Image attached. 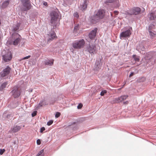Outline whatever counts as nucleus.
<instances>
[{
	"instance_id": "20e7f679",
	"label": "nucleus",
	"mask_w": 156,
	"mask_h": 156,
	"mask_svg": "<svg viewBox=\"0 0 156 156\" xmlns=\"http://www.w3.org/2000/svg\"><path fill=\"white\" fill-rule=\"evenodd\" d=\"M85 42L83 39L76 40L72 43V46L75 49H80L83 47Z\"/></svg>"
},
{
	"instance_id": "f8f14e48",
	"label": "nucleus",
	"mask_w": 156,
	"mask_h": 156,
	"mask_svg": "<svg viewBox=\"0 0 156 156\" xmlns=\"http://www.w3.org/2000/svg\"><path fill=\"white\" fill-rule=\"evenodd\" d=\"M3 59L5 62L9 61L12 58V55L10 52H8L2 56Z\"/></svg>"
},
{
	"instance_id": "1a4fd4ad",
	"label": "nucleus",
	"mask_w": 156,
	"mask_h": 156,
	"mask_svg": "<svg viewBox=\"0 0 156 156\" xmlns=\"http://www.w3.org/2000/svg\"><path fill=\"white\" fill-rule=\"evenodd\" d=\"M132 31V28L131 27H130L129 29L121 32L119 35L120 39H121L122 38L129 37L131 34Z\"/></svg>"
},
{
	"instance_id": "412c9836",
	"label": "nucleus",
	"mask_w": 156,
	"mask_h": 156,
	"mask_svg": "<svg viewBox=\"0 0 156 156\" xmlns=\"http://www.w3.org/2000/svg\"><path fill=\"white\" fill-rule=\"evenodd\" d=\"M20 25V23H17L16 24L14 25L12 27V30L14 31H18Z\"/></svg>"
},
{
	"instance_id": "f704fd0d",
	"label": "nucleus",
	"mask_w": 156,
	"mask_h": 156,
	"mask_svg": "<svg viewBox=\"0 0 156 156\" xmlns=\"http://www.w3.org/2000/svg\"><path fill=\"white\" fill-rule=\"evenodd\" d=\"M5 150L3 149H0V155H2V154L3 153H4V152H5Z\"/></svg>"
},
{
	"instance_id": "9d476101",
	"label": "nucleus",
	"mask_w": 156,
	"mask_h": 156,
	"mask_svg": "<svg viewBox=\"0 0 156 156\" xmlns=\"http://www.w3.org/2000/svg\"><path fill=\"white\" fill-rule=\"evenodd\" d=\"M11 68L8 66L3 69L0 73V75L1 77L3 78L9 75L11 71Z\"/></svg>"
},
{
	"instance_id": "a19ab883",
	"label": "nucleus",
	"mask_w": 156,
	"mask_h": 156,
	"mask_svg": "<svg viewBox=\"0 0 156 156\" xmlns=\"http://www.w3.org/2000/svg\"><path fill=\"white\" fill-rule=\"evenodd\" d=\"M37 143L38 145H39L41 143V141H40V140H39V139L37 140Z\"/></svg>"
},
{
	"instance_id": "6ab92c4d",
	"label": "nucleus",
	"mask_w": 156,
	"mask_h": 156,
	"mask_svg": "<svg viewBox=\"0 0 156 156\" xmlns=\"http://www.w3.org/2000/svg\"><path fill=\"white\" fill-rule=\"evenodd\" d=\"M88 2L86 0H83V2L82 3L80 6V8L82 10H84L87 8Z\"/></svg>"
},
{
	"instance_id": "bb28decb",
	"label": "nucleus",
	"mask_w": 156,
	"mask_h": 156,
	"mask_svg": "<svg viewBox=\"0 0 156 156\" xmlns=\"http://www.w3.org/2000/svg\"><path fill=\"white\" fill-rule=\"evenodd\" d=\"M135 62H139L140 60V57L135 55H134L132 56Z\"/></svg>"
},
{
	"instance_id": "a211bd4d",
	"label": "nucleus",
	"mask_w": 156,
	"mask_h": 156,
	"mask_svg": "<svg viewBox=\"0 0 156 156\" xmlns=\"http://www.w3.org/2000/svg\"><path fill=\"white\" fill-rule=\"evenodd\" d=\"M56 37V34L54 31H52L48 34V42H50L52 41L54 38Z\"/></svg>"
},
{
	"instance_id": "9b49d317",
	"label": "nucleus",
	"mask_w": 156,
	"mask_h": 156,
	"mask_svg": "<svg viewBox=\"0 0 156 156\" xmlns=\"http://www.w3.org/2000/svg\"><path fill=\"white\" fill-rule=\"evenodd\" d=\"M12 96L14 98H17L20 95V91L17 87H14L11 92Z\"/></svg>"
},
{
	"instance_id": "cd10ccee",
	"label": "nucleus",
	"mask_w": 156,
	"mask_h": 156,
	"mask_svg": "<svg viewBox=\"0 0 156 156\" xmlns=\"http://www.w3.org/2000/svg\"><path fill=\"white\" fill-rule=\"evenodd\" d=\"M7 84V82H5L2 83L0 87V90L2 91L5 88Z\"/></svg>"
},
{
	"instance_id": "aec40b11",
	"label": "nucleus",
	"mask_w": 156,
	"mask_h": 156,
	"mask_svg": "<svg viewBox=\"0 0 156 156\" xmlns=\"http://www.w3.org/2000/svg\"><path fill=\"white\" fill-rule=\"evenodd\" d=\"M148 17L150 20H156V14L154 12H152L149 14L148 15Z\"/></svg>"
},
{
	"instance_id": "7c9ffc66",
	"label": "nucleus",
	"mask_w": 156,
	"mask_h": 156,
	"mask_svg": "<svg viewBox=\"0 0 156 156\" xmlns=\"http://www.w3.org/2000/svg\"><path fill=\"white\" fill-rule=\"evenodd\" d=\"M107 91L106 90H103L101 92L100 95L102 96H103L105 94H106L107 93Z\"/></svg>"
},
{
	"instance_id": "ddd939ff",
	"label": "nucleus",
	"mask_w": 156,
	"mask_h": 156,
	"mask_svg": "<svg viewBox=\"0 0 156 156\" xmlns=\"http://www.w3.org/2000/svg\"><path fill=\"white\" fill-rule=\"evenodd\" d=\"M154 27V25L152 24H151L149 27V32L151 37L152 39L156 37V32L154 31L153 32L151 30V29L153 28Z\"/></svg>"
},
{
	"instance_id": "4c0bfd02",
	"label": "nucleus",
	"mask_w": 156,
	"mask_h": 156,
	"mask_svg": "<svg viewBox=\"0 0 156 156\" xmlns=\"http://www.w3.org/2000/svg\"><path fill=\"white\" fill-rule=\"evenodd\" d=\"M82 106L83 105L82 104H79L77 106V108L78 109H80L82 107Z\"/></svg>"
},
{
	"instance_id": "4468645a",
	"label": "nucleus",
	"mask_w": 156,
	"mask_h": 156,
	"mask_svg": "<svg viewBox=\"0 0 156 156\" xmlns=\"http://www.w3.org/2000/svg\"><path fill=\"white\" fill-rule=\"evenodd\" d=\"M136 49L141 54H144L145 53L144 47L142 44H139L137 46Z\"/></svg>"
},
{
	"instance_id": "58836bf2",
	"label": "nucleus",
	"mask_w": 156,
	"mask_h": 156,
	"mask_svg": "<svg viewBox=\"0 0 156 156\" xmlns=\"http://www.w3.org/2000/svg\"><path fill=\"white\" fill-rule=\"evenodd\" d=\"M74 16L76 18H78L79 17V15L77 12H75L74 14Z\"/></svg>"
},
{
	"instance_id": "7ed1b4c3",
	"label": "nucleus",
	"mask_w": 156,
	"mask_h": 156,
	"mask_svg": "<svg viewBox=\"0 0 156 156\" xmlns=\"http://www.w3.org/2000/svg\"><path fill=\"white\" fill-rule=\"evenodd\" d=\"M11 38V41L9 43V44L16 45L20 43L21 41V37L18 33H14L12 34Z\"/></svg>"
},
{
	"instance_id": "5701e85b",
	"label": "nucleus",
	"mask_w": 156,
	"mask_h": 156,
	"mask_svg": "<svg viewBox=\"0 0 156 156\" xmlns=\"http://www.w3.org/2000/svg\"><path fill=\"white\" fill-rule=\"evenodd\" d=\"M44 102V100H41L40 101V102L39 103L38 105L36 107V110H38L40 107H42L43 105H46L47 104H43V103Z\"/></svg>"
},
{
	"instance_id": "49530a36",
	"label": "nucleus",
	"mask_w": 156,
	"mask_h": 156,
	"mask_svg": "<svg viewBox=\"0 0 156 156\" xmlns=\"http://www.w3.org/2000/svg\"><path fill=\"white\" fill-rule=\"evenodd\" d=\"M43 104H46V103L44 101V102L43 103Z\"/></svg>"
},
{
	"instance_id": "393cba45",
	"label": "nucleus",
	"mask_w": 156,
	"mask_h": 156,
	"mask_svg": "<svg viewBox=\"0 0 156 156\" xmlns=\"http://www.w3.org/2000/svg\"><path fill=\"white\" fill-rule=\"evenodd\" d=\"M53 62L54 60L53 59L52 60H47L45 61V64L46 65L51 66L53 65Z\"/></svg>"
},
{
	"instance_id": "e433bc0d",
	"label": "nucleus",
	"mask_w": 156,
	"mask_h": 156,
	"mask_svg": "<svg viewBox=\"0 0 156 156\" xmlns=\"http://www.w3.org/2000/svg\"><path fill=\"white\" fill-rule=\"evenodd\" d=\"M37 111H34L32 114V116L34 117L37 115Z\"/></svg>"
},
{
	"instance_id": "2f4dec72",
	"label": "nucleus",
	"mask_w": 156,
	"mask_h": 156,
	"mask_svg": "<svg viewBox=\"0 0 156 156\" xmlns=\"http://www.w3.org/2000/svg\"><path fill=\"white\" fill-rule=\"evenodd\" d=\"M53 123V121L52 120H50L47 123V125L48 126H50Z\"/></svg>"
},
{
	"instance_id": "a18cd8bd",
	"label": "nucleus",
	"mask_w": 156,
	"mask_h": 156,
	"mask_svg": "<svg viewBox=\"0 0 156 156\" xmlns=\"http://www.w3.org/2000/svg\"><path fill=\"white\" fill-rule=\"evenodd\" d=\"M128 103V101H126L124 102V104H127Z\"/></svg>"
},
{
	"instance_id": "c03bdc74",
	"label": "nucleus",
	"mask_w": 156,
	"mask_h": 156,
	"mask_svg": "<svg viewBox=\"0 0 156 156\" xmlns=\"http://www.w3.org/2000/svg\"><path fill=\"white\" fill-rule=\"evenodd\" d=\"M114 12L115 15H117L118 14V12L117 11H114Z\"/></svg>"
},
{
	"instance_id": "a878e982",
	"label": "nucleus",
	"mask_w": 156,
	"mask_h": 156,
	"mask_svg": "<svg viewBox=\"0 0 156 156\" xmlns=\"http://www.w3.org/2000/svg\"><path fill=\"white\" fill-rule=\"evenodd\" d=\"M10 116V114H7V112H5L2 115L3 119H5L6 118H9Z\"/></svg>"
},
{
	"instance_id": "dca6fc26",
	"label": "nucleus",
	"mask_w": 156,
	"mask_h": 156,
	"mask_svg": "<svg viewBox=\"0 0 156 156\" xmlns=\"http://www.w3.org/2000/svg\"><path fill=\"white\" fill-rule=\"evenodd\" d=\"M21 128V126L17 125L14 126L9 130V132L11 133H15L20 131Z\"/></svg>"
},
{
	"instance_id": "f257e3e1",
	"label": "nucleus",
	"mask_w": 156,
	"mask_h": 156,
	"mask_svg": "<svg viewBox=\"0 0 156 156\" xmlns=\"http://www.w3.org/2000/svg\"><path fill=\"white\" fill-rule=\"evenodd\" d=\"M105 16V11L103 9H100L96 11L93 16L90 17L91 21L94 23L99 22L104 18Z\"/></svg>"
},
{
	"instance_id": "0eeeda50",
	"label": "nucleus",
	"mask_w": 156,
	"mask_h": 156,
	"mask_svg": "<svg viewBox=\"0 0 156 156\" xmlns=\"http://www.w3.org/2000/svg\"><path fill=\"white\" fill-rule=\"evenodd\" d=\"M86 50L91 54H94L97 52L96 46L94 44H90L87 47Z\"/></svg>"
},
{
	"instance_id": "473e14b6",
	"label": "nucleus",
	"mask_w": 156,
	"mask_h": 156,
	"mask_svg": "<svg viewBox=\"0 0 156 156\" xmlns=\"http://www.w3.org/2000/svg\"><path fill=\"white\" fill-rule=\"evenodd\" d=\"M137 71H136V73L133 72H131L130 75H129V77H131V76L134 75L135 74L137 73Z\"/></svg>"
},
{
	"instance_id": "de8ad7c7",
	"label": "nucleus",
	"mask_w": 156,
	"mask_h": 156,
	"mask_svg": "<svg viewBox=\"0 0 156 156\" xmlns=\"http://www.w3.org/2000/svg\"><path fill=\"white\" fill-rule=\"evenodd\" d=\"M54 103V102H51L50 104H53Z\"/></svg>"
},
{
	"instance_id": "ea45409f",
	"label": "nucleus",
	"mask_w": 156,
	"mask_h": 156,
	"mask_svg": "<svg viewBox=\"0 0 156 156\" xmlns=\"http://www.w3.org/2000/svg\"><path fill=\"white\" fill-rule=\"evenodd\" d=\"M45 130V128L44 127H42L41 128L40 132L42 133L43 131Z\"/></svg>"
},
{
	"instance_id": "4be33fe9",
	"label": "nucleus",
	"mask_w": 156,
	"mask_h": 156,
	"mask_svg": "<svg viewBox=\"0 0 156 156\" xmlns=\"http://www.w3.org/2000/svg\"><path fill=\"white\" fill-rule=\"evenodd\" d=\"M9 3V0L5 1L2 4L1 8H5L6 7Z\"/></svg>"
},
{
	"instance_id": "72a5a7b5",
	"label": "nucleus",
	"mask_w": 156,
	"mask_h": 156,
	"mask_svg": "<svg viewBox=\"0 0 156 156\" xmlns=\"http://www.w3.org/2000/svg\"><path fill=\"white\" fill-rule=\"evenodd\" d=\"M60 115V113L59 112H56L55 115V117L56 118H58L59 117Z\"/></svg>"
},
{
	"instance_id": "c85d7f7f",
	"label": "nucleus",
	"mask_w": 156,
	"mask_h": 156,
	"mask_svg": "<svg viewBox=\"0 0 156 156\" xmlns=\"http://www.w3.org/2000/svg\"><path fill=\"white\" fill-rule=\"evenodd\" d=\"M79 26H80V25H79V24H77L75 26V27H74V31H73V32L74 33H77V31L79 29V28H80Z\"/></svg>"
},
{
	"instance_id": "6e6552de",
	"label": "nucleus",
	"mask_w": 156,
	"mask_h": 156,
	"mask_svg": "<svg viewBox=\"0 0 156 156\" xmlns=\"http://www.w3.org/2000/svg\"><path fill=\"white\" fill-rule=\"evenodd\" d=\"M98 30V28H94L93 30H92L89 34L88 36L90 39V40H87V41L89 43H91V41L94 40V42H95L96 41L95 40H94L95 38L97 32Z\"/></svg>"
},
{
	"instance_id": "b1692460",
	"label": "nucleus",
	"mask_w": 156,
	"mask_h": 156,
	"mask_svg": "<svg viewBox=\"0 0 156 156\" xmlns=\"http://www.w3.org/2000/svg\"><path fill=\"white\" fill-rule=\"evenodd\" d=\"M148 55L151 56L152 58H155L156 59V51H151L148 53Z\"/></svg>"
},
{
	"instance_id": "f03ea898",
	"label": "nucleus",
	"mask_w": 156,
	"mask_h": 156,
	"mask_svg": "<svg viewBox=\"0 0 156 156\" xmlns=\"http://www.w3.org/2000/svg\"><path fill=\"white\" fill-rule=\"evenodd\" d=\"M50 15L51 17V25L53 26V28L54 29L58 24V19L59 16L58 13L55 11L52 12Z\"/></svg>"
},
{
	"instance_id": "c756f323",
	"label": "nucleus",
	"mask_w": 156,
	"mask_h": 156,
	"mask_svg": "<svg viewBox=\"0 0 156 156\" xmlns=\"http://www.w3.org/2000/svg\"><path fill=\"white\" fill-rule=\"evenodd\" d=\"M44 152V150L42 149L38 152L36 156H44L43 154Z\"/></svg>"
},
{
	"instance_id": "2eb2a0df",
	"label": "nucleus",
	"mask_w": 156,
	"mask_h": 156,
	"mask_svg": "<svg viewBox=\"0 0 156 156\" xmlns=\"http://www.w3.org/2000/svg\"><path fill=\"white\" fill-rule=\"evenodd\" d=\"M128 96L127 95H123L119 97L115 98L114 99V102L116 103H119L127 99Z\"/></svg>"
},
{
	"instance_id": "37998d69",
	"label": "nucleus",
	"mask_w": 156,
	"mask_h": 156,
	"mask_svg": "<svg viewBox=\"0 0 156 156\" xmlns=\"http://www.w3.org/2000/svg\"><path fill=\"white\" fill-rule=\"evenodd\" d=\"M43 5L45 6H46L47 5V3L46 2H44L43 3Z\"/></svg>"
},
{
	"instance_id": "39448f33",
	"label": "nucleus",
	"mask_w": 156,
	"mask_h": 156,
	"mask_svg": "<svg viewBox=\"0 0 156 156\" xmlns=\"http://www.w3.org/2000/svg\"><path fill=\"white\" fill-rule=\"evenodd\" d=\"M141 11V9L140 8L138 7H135L129 11L126 12V13L127 15H137L140 14Z\"/></svg>"
},
{
	"instance_id": "79ce46f5",
	"label": "nucleus",
	"mask_w": 156,
	"mask_h": 156,
	"mask_svg": "<svg viewBox=\"0 0 156 156\" xmlns=\"http://www.w3.org/2000/svg\"><path fill=\"white\" fill-rule=\"evenodd\" d=\"M141 80H140L139 82H140L144 81L145 80V78L144 77H142L141 78Z\"/></svg>"
},
{
	"instance_id": "423d86ee",
	"label": "nucleus",
	"mask_w": 156,
	"mask_h": 156,
	"mask_svg": "<svg viewBox=\"0 0 156 156\" xmlns=\"http://www.w3.org/2000/svg\"><path fill=\"white\" fill-rule=\"evenodd\" d=\"M23 7L22 10L24 11H26L29 10L31 8V4L30 0H21Z\"/></svg>"
},
{
	"instance_id": "c9c22d12",
	"label": "nucleus",
	"mask_w": 156,
	"mask_h": 156,
	"mask_svg": "<svg viewBox=\"0 0 156 156\" xmlns=\"http://www.w3.org/2000/svg\"><path fill=\"white\" fill-rule=\"evenodd\" d=\"M30 55H28V56H26L25 57H24L22 58L20 60L27 59L29 58H30Z\"/></svg>"
},
{
	"instance_id": "f3484780",
	"label": "nucleus",
	"mask_w": 156,
	"mask_h": 156,
	"mask_svg": "<svg viewBox=\"0 0 156 156\" xmlns=\"http://www.w3.org/2000/svg\"><path fill=\"white\" fill-rule=\"evenodd\" d=\"M101 60H96L94 69V71H98L101 69L102 65L101 63Z\"/></svg>"
}]
</instances>
